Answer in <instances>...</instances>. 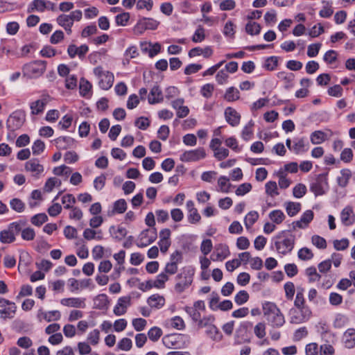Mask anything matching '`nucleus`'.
Returning <instances> with one entry per match:
<instances>
[{
	"label": "nucleus",
	"mask_w": 355,
	"mask_h": 355,
	"mask_svg": "<svg viewBox=\"0 0 355 355\" xmlns=\"http://www.w3.org/2000/svg\"><path fill=\"white\" fill-rule=\"evenodd\" d=\"M61 304L66 306L84 309L86 306L85 299L81 297H69L62 299Z\"/></svg>",
	"instance_id": "17"
},
{
	"label": "nucleus",
	"mask_w": 355,
	"mask_h": 355,
	"mask_svg": "<svg viewBox=\"0 0 355 355\" xmlns=\"http://www.w3.org/2000/svg\"><path fill=\"white\" fill-rule=\"evenodd\" d=\"M205 37V29L199 26L193 35L192 41L196 43L201 42L204 40Z\"/></svg>",
	"instance_id": "59"
},
{
	"label": "nucleus",
	"mask_w": 355,
	"mask_h": 355,
	"mask_svg": "<svg viewBox=\"0 0 355 355\" xmlns=\"http://www.w3.org/2000/svg\"><path fill=\"white\" fill-rule=\"evenodd\" d=\"M263 316L268 326L272 329L282 327L285 322V318L281 310L274 302H266L262 305Z\"/></svg>",
	"instance_id": "1"
},
{
	"label": "nucleus",
	"mask_w": 355,
	"mask_h": 355,
	"mask_svg": "<svg viewBox=\"0 0 355 355\" xmlns=\"http://www.w3.org/2000/svg\"><path fill=\"white\" fill-rule=\"evenodd\" d=\"M94 309L99 310H107L109 306L110 301L106 294H98L93 299Z\"/></svg>",
	"instance_id": "19"
},
{
	"label": "nucleus",
	"mask_w": 355,
	"mask_h": 355,
	"mask_svg": "<svg viewBox=\"0 0 355 355\" xmlns=\"http://www.w3.org/2000/svg\"><path fill=\"white\" fill-rule=\"evenodd\" d=\"M24 71L31 76H40L46 70V62L42 60H36L23 67Z\"/></svg>",
	"instance_id": "9"
},
{
	"label": "nucleus",
	"mask_w": 355,
	"mask_h": 355,
	"mask_svg": "<svg viewBox=\"0 0 355 355\" xmlns=\"http://www.w3.org/2000/svg\"><path fill=\"white\" fill-rule=\"evenodd\" d=\"M327 173H320L310 184V190L315 196H322L329 190Z\"/></svg>",
	"instance_id": "4"
},
{
	"label": "nucleus",
	"mask_w": 355,
	"mask_h": 355,
	"mask_svg": "<svg viewBox=\"0 0 355 355\" xmlns=\"http://www.w3.org/2000/svg\"><path fill=\"white\" fill-rule=\"evenodd\" d=\"M26 225V221L19 220L10 223L6 229L0 232V242L4 244L13 243L16 240V236L18 235L22 227Z\"/></svg>",
	"instance_id": "3"
},
{
	"label": "nucleus",
	"mask_w": 355,
	"mask_h": 355,
	"mask_svg": "<svg viewBox=\"0 0 355 355\" xmlns=\"http://www.w3.org/2000/svg\"><path fill=\"white\" fill-rule=\"evenodd\" d=\"M285 217L284 212L279 209L273 210L269 214L270 219L276 224L282 223Z\"/></svg>",
	"instance_id": "32"
},
{
	"label": "nucleus",
	"mask_w": 355,
	"mask_h": 355,
	"mask_svg": "<svg viewBox=\"0 0 355 355\" xmlns=\"http://www.w3.org/2000/svg\"><path fill=\"white\" fill-rule=\"evenodd\" d=\"M55 142L58 148L66 149L72 144L73 139L69 137H60Z\"/></svg>",
	"instance_id": "33"
},
{
	"label": "nucleus",
	"mask_w": 355,
	"mask_h": 355,
	"mask_svg": "<svg viewBox=\"0 0 355 355\" xmlns=\"http://www.w3.org/2000/svg\"><path fill=\"white\" fill-rule=\"evenodd\" d=\"M44 143L42 140L37 139L32 146L33 154L35 155H40L44 150Z\"/></svg>",
	"instance_id": "55"
},
{
	"label": "nucleus",
	"mask_w": 355,
	"mask_h": 355,
	"mask_svg": "<svg viewBox=\"0 0 355 355\" xmlns=\"http://www.w3.org/2000/svg\"><path fill=\"white\" fill-rule=\"evenodd\" d=\"M21 238L25 241H33L35 236V232L31 227L21 228Z\"/></svg>",
	"instance_id": "46"
},
{
	"label": "nucleus",
	"mask_w": 355,
	"mask_h": 355,
	"mask_svg": "<svg viewBox=\"0 0 355 355\" xmlns=\"http://www.w3.org/2000/svg\"><path fill=\"white\" fill-rule=\"evenodd\" d=\"M48 220V216L44 213L34 215L31 218V222L35 226H41L43 223Z\"/></svg>",
	"instance_id": "38"
},
{
	"label": "nucleus",
	"mask_w": 355,
	"mask_h": 355,
	"mask_svg": "<svg viewBox=\"0 0 355 355\" xmlns=\"http://www.w3.org/2000/svg\"><path fill=\"white\" fill-rule=\"evenodd\" d=\"M305 274L309 277L310 282H318L321 278V275L317 272L316 268L313 266L307 268Z\"/></svg>",
	"instance_id": "39"
},
{
	"label": "nucleus",
	"mask_w": 355,
	"mask_h": 355,
	"mask_svg": "<svg viewBox=\"0 0 355 355\" xmlns=\"http://www.w3.org/2000/svg\"><path fill=\"white\" fill-rule=\"evenodd\" d=\"M207 334L214 340H220L222 338L221 334L214 325H209Z\"/></svg>",
	"instance_id": "50"
},
{
	"label": "nucleus",
	"mask_w": 355,
	"mask_h": 355,
	"mask_svg": "<svg viewBox=\"0 0 355 355\" xmlns=\"http://www.w3.org/2000/svg\"><path fill=\"white\" fill-rule=\"evenodd\" d=\"M0 315L3 319L12 318L17 309L14 302L4 298H0Z\"/></svg>",
	"instance_id": "11"
},
{
	"label": "nucleus",
	"mask_w": 355,
	"mask_h": 355,
	"mask_svg": "<svg viewBox=\"0 0 355 355\" xmlns=\"http://www.w3.org/2000/svg\"><path fill=\"white\" fill-rule=\"evenodd\" d=\"M225 98L229 102L238 100L239 98V91L234 87L228 88L225 92Z\"/></svg>",
	"instance_id": "35"
},
{
	"label": "nucleus",
	"mask_w": 355,
	"mask_h": 355,
	"mask_svg": "<svg viewBox=\"0 0 355 355\" xmlns=\"http://www.w3.org/2000/svg\"><path fill=\"white\" fill-rule=\"evenodd\" d=\"M234 28V23L232 21H228L224 26L223 34L226 37H234L235 34Z\"/></svg>",
	"instance_id": "61"
},
{
	"label": "nucleus",
	"mask_w": 355,
	"mask_h": 355,
	"mask_svg": "<svg viewBox=\"0 0 355 355\" xmlns=\"http://www.w3.org/2000/svg\"><path fill=\"white\" fill-rule=\"evenodd\" d=\"M298 258L303 261H308L313 257V253L308 248H301L297 253Z\"/></svg>",
	"instance_id": "44"
},
{
	"label": "nucleus",
	"mask_w": 355,
	"mask_h": 355,
	"mask_svg": "<svg viewBox=\"0 0 355 355\" xmlns=\"http://www.w3.org/2000/svg\"><path fill=\"white\" fill-rule=\"evenodd\" d=\"M214 89V85L207 83L202 87L200 89V93L205 98H209L212 96Z\"/></svg>",
	"instance_id": "62"
},
{
	"label": "nucleus",
	"mask_w": 355,
	"mask_h": 355,
	"mask_svg": "<svg viewBox=\"0 0 355 355\" xmlns=\"http://www.w3.org/2000/svg\"><path fill=\"white\" fill-rule=\"evenodd\" d=\"M127 204L124 199H119L114 203L113 212L122 214L125 211Z\"/></svg>",
	"instance_id": "51"
},
{
	"label": "nucleus",
	"mask_w": 355,
	"mask_h": 355,
	"mask_svg": "<svg viewBox=\"0 0 355 355\" xmlns=\"http://www.w3.org/2000/svg\"><path fill=\"white\" fill-rule=\"evenodd\" d=\"M277 78L284 82V88L287 90L294 86L295 75L291 72L280 71L277 74Z\"/></svg>",
	"instance_id": "21"
},
{
	"label": "nucleus",
	"mask_w": 355,
	"mask_h": 355,
	"mask_svg": "<svg viewBox=\"0 0 355 355\" xmlns=\"http://www.w3.org/2000/svg\"><path fill=\"white\" fill-rule=\"evenodd\" d=\"M61 184V181L56 178H49L44 185V189L46 192H51L55 187Z\"/></svg>",
	"instance_id": "43"
},
{
	"label": "nucleus",
	"mask_w": 355,
	"mask_h": 355,
	"mask_svg": "<svg viewBox=\"0 0 355 355\" xmlns=\"http://www.w3.org/2000/svg\"><path fill=\"white\" fill-rule=\"evenodd\" d=\"M343 340L345 346L347 348L351 349L355 346V329H349L343 335Z\"/></svg>",
	"instance_id": "25"
},
{
	"label": "nucleus",
	"mask_w": 355,
	"mask_h": 355,
	"mask_svg": "<svg viewBox=\"0 0 355 355\" xmlns=\"http://www.w3.org/2000/svg\"><path fill=\"white\" fill-rule=\"evenodd\" d=\"M114 75L110 71H106V73L99 79L98 85L103 89L107 90L113 85Z\"/></svg>",
	"instance_id": "24"
},
{
	"label": "nucleus",
	"mask_w": 355,
	"mask_h": 355,
	"mask_svg": "<svg viewBox=\"0 0 355 355\" xmlns=\"http://www.w3.org/2000/svg\"><path fill=\"white\" fill-rule=\"evenodd\" d=\"M25 168L27 171L33 173L34 176H38L44 171V166L39 163L37 159L28 161L25 164Z\"/></svg>",
	"instance_id": "20"
},
{
	"label": "nucleus",
	"mask_w": 355,
	"mask_h": 355,
	"mask_svg": "<svg viewBox=\"0 0 355 355\" xmlns=\"http://www.w3.org/2000/svg\"><path fill=\"white\" fill-rule=\"evenodd\" d=\"M162 335V330L157 327H152L148 332L149 339L153 342L157 341Z\"/></svg>",
	"instance_id": "42"
},
{
	"label": "nucleus",
	"mask_w": 355,
	"mask_h": 355,
	"mask_svg": "<svg viewBox=\"0 0 355 355\" xmlns=\"http://www.w3.org/2000/svg\"><path fill=\"white\" fill-rule=\"evenodd\" d=\"M293 143L292 151L295 153L299 154L307 150V148H306V141L304 138L296 139L293 141Z\"/></svg>",
	"instance_id": "31"
},
{
	"label": "nucleus",
	"mask_w": 355,
	"mask_h": 355,
	"mask_svg": "<svg viewBox=\"0 0 355 355\" xmlns=\"http://www.w3.org/2000/svg\"><path fill=\"white\" fill-rule=\"evenodd\" d=\"M245 31L251 35H258L261 31V26L257 22L250 21L245 26Z\"/></svg>",
	"instance_id": "40"
},
{
	"label": "nucleus",
	"mask_w": 355,
	"mask_h": 355,
	"mask_svg": "<svg viewBox=\"0 0 355 355\" xmlns=\"http://www.w3.org/2000/svg\"><path fill=\"white\" fill-rule=\"evenodd\" d=\"M76 202V198L71 193L64 195L62 198V203L64 205V208L66 209L72 208Z\"/></svg>",
	"instance_id": "34"
},
{
	"label": "nucleus",
	"mask_w": 355,
	"mask_h": 355,
	"mask_svg": "<svg viewBox=\"0 0 355 355\" xmlns=\"http://www.w3.org/2000/svg\"><path fill=\"white\" fill-rule=\"evenodd\" d=\"M295 236L289 232L282 231L275 237V246L278 253L286 254L295 245Z\"/></svg>",
	"instance_id": "2"
},
{
	"label": "nucleus",
	"mask_w": 355,
	"mask_h": 355,
	"mask_svg": "<svg viewBox=\"0 0 355 355\" xmlns=\"http://www.w3.org/2000/svg\"><path fill=\"white\" fill-rule=\"evenodd\" d=\"M147 302L153 309H161L165 304V299L159 294H154L148 298Z\"/></svg>",
	"instance_id": "23"
},
{
	"label": "nucleus",
	"mask_w": 355,
	"mask_h": 355,
	"mask_svg": "<svg viewBox=\"0 0 355 355\" xmlns=\"http://www.w3.org/2000/svg\"><path fill=\"white\" fill-rule=\"evenodd\" d=\"M162 343L167 348H175L177 339L175 335H167L162 338Z\"/></svg>",
	"instance_id": "47"
},
{
	"label": "nucleus",
	"mask_w": 355,
	"mask_h": 355,
	"mask_svg": "<svg viewBox=\"0 0 355 355\" xmlns=\"http://www.w3.org/2000/svg\"><path fill=\"white\" fill-rule=\"evenodd\" d=\"M148 100L151 105L159 103L163 100L162 92L159 86L155 85L151 89Z\"/></svg>",
	"instance_id": "22"
},
{
	"label": "nucleus",
	"mask_w": 355,
	"mask_h": 355,
	"mask_svg": "<svg viewBox=\"0 0 355 355\" xmlns=\"http://www.w3.org/2000/svg\"><path fill=\"white\" fill-rule=\"evenodd\" d=\"M352 173L349 169H343L340 171V176L337 178L338 184L341 187H345L351 178Z\"/></svg>",
	"instance_id": "27"
},
{
	"label": "nucleus",
	"mask_w": 355,
	"mask_h": 355,
	"mask_svg": "<svg viewBox=\"0 0 355 355\" xmlns=\"http://www.w3.org/2000/svg\"><path fill=\"white\" fill-rule=\"evenodd\" d=\"M46 8V1L44 0H33L27 9L28 12L34 11L43 12Z\"/></svg>",
	"instance_id": "26"
},
{
	"label": "nucleus",
	"mask_w": 355,
	"mask_h": 355,
	"mask_svg": "<svg viewBox=\"0 0 355 355\" xmlns=\"http://www.w3.org/2000/svg\"><path fill=\"white\" fill-rule=\"evenodd\" d=\"M132 343L130 338H122L117 345L119 349L123 351H128L132 348Z\"/></svg>",
	"instance_id": "63"
},
{
	"label": "nucleus",
	"mask_w": 355,
	"mask_h": 355,
	"mask_svg": "<svg viewBox=\"0 0 355 355\" xmlns=\"http://www.w3.org/2000/svg\"><path fill=\"white\" fill-rule=\"evenodd\" d=\"M168 277L166 273L162 272L159 274L156 279L153 281L154 287L157 288H162L164 287V284L168 281Z\"/></svg>",
	"instance_id": "45"
},
{
	"label": "nucleus",
	"mask_w": 355,
	"mask_h": 355,
	"mask_svg": "<svg viewBox=\"0 0 355 355\" xmlns=\"http://www.w3.org/2000/svg\"><path fill=\"white\" fill-rule=\"evenodd\" d=\"M301 209L300 202H288L286 203V211L288 216H295Z\"/></svg>",
	"instance_id": "30"
},
{
	"label": "nucleus",
	"mask_w": 355,
	"mask_h": 355,
	"mask_svg": "<svg viewBox=\"0 0 355 355\" xmlns=\"http://www.w3.org/2000/svg\"><path fill=\"white\" fill-rule=\"evenodd\" d=\"M306 192V187L303 184H297L293 190V196L297 198H300L303 197Z\"/></svg>",
	"instance_id": "53"
},
{
	"label": "nucleus",
	"mask_w": 355,
	"mask_h": 355,
	"mask_svg": "<svg viewBox=\"0 0 355 355\" xmlns=\"http://www.w3.org/2000/svg\"><path fill=\"white\" fill-rule=\"evenodd\" d=\"M333 244L336 250H345L349 247V242L347 239H342L340 240H334Z\"/></svg>",
	"instance_id": "58"
},
{
	"label": "nucleus",
	"mask_w": 355,
	"mask_h": 355,
	"mask_svg": "<svg viewBox=\"0 0 355 355\" xmlns=\"http://www.w3.org/2000/svg\"><path fill=\"white\" fill-rule=\"evenodd\" d=\"M157 238L155 228L146 229L138 236L137 245L139 248H144L153 243Z\"/></svg>",
	"instance_id": "8"
},
{
	"label": "nucleus",
	"mask_w": 355,
	"mask_h": 355,
	"mask_svg": "<svg viewBox=\"0 0 355 355\" xmlns=\"http://www.w3.org/2000/svg\"><path fill=\"white\" fill-rule=\"evenodd\" d=\"M311 241L312 243L319 249H325L327 248L326 240L318 235L313 236Z\"/></svg>",
	"instance_id": "54"
},
{
	"label": "nucleus",
	"mask_w": 355,
	"mask_h": 355,
	"mask_svg": "<svg viewBox=\"0 0 355 355\" xmlns=\"http://www.w3.org/2000/svg\"><path fill=\"white\" fill-rule=\"evenodd\" d=\"M225 116L227 122L232 126H236L240 122V114L232 107H228L225 109Z\"/></svg>",
	"instance_id": "18"
},
{
	"label": "nucleus",
	"mask_w": 355,
	"mask_h": 355,
	"mask_svg": "<svg viewBox=\"0 0 355 355\" xmlns=\"http://www.w3.org/2000/svg\"><path fill=\"white\" fill-rule=\"evenodd\" d=\"M266 324L263 322H259L254 327V334L258 338L262 339L266 335Z\"/></svg>",
	"instance_id": "36"
},
{
	"label": "nucleus",
	"mask_w": 355,
	"mask_h": 355,
	"mask_svg": "<svg viewBox=\"0 0 355 355\" xmlns=\"http://www.w3.org/2000/svg\"><path fill=\"white\" fill-rule=\"evenodd\" d=\"M132 324L136 331H141L144 329L147 322L145 319L139 318L133 319Z\"/></svg>",
	"instance_id": "64"
},
{
	"label": "nucleus",
	"mask_w": 355,
	"mask_h": 355,
	"mask_svg": "<svg viewBox=\"0 0 355 355\" xmlns=\"http://www.w3.org/2000/svg\"><path fill=\"white\" fill-rule=\"evenodd\" d=\"M266 192L268 195L271 197H274L275 196L279 195L277 191V183L274 181H270L266 184Z\"/></svg>",
	"instance_id": "49"
},
{
	"label": "nucleus",
	"mask_w": 355,
	"mask_h": 355,
	"mask_svg": "<svg viewBox=\"0 0 355 355\" xmlns=\"http://www.w3.org/2000/svg\"><path fill=\"white\" fill-rule=\"evenodd\" d=\"M25 121V114L19 110L12 113L7 119L6 127L9 131L14 132L19 129Z\"/></svg>",
	"instance_id": "7"
},
{
	"label": "nucleus",
	"mask_w": 355,
	"mask_h": 355,
	"mask_svg": "<svg viewBox=\"0 0 355 355\" xmlns=\"http://www.w3.org/2000/svg\"><path fill=\"white\" fill-rule=\"evenodd\" d=\"M40 315H42L43 318L47 322L59 320L61 318V314L59 311H51L44 313L40 311V313H38L39 318L40 317Z\"/></svg>",
	"instance_id": "29"
},
{
	"label": "nucleus",
	"mask_w": 355,
	"mask_h": 355,
	"mask_svg": "<svg viewBox=\"0 0 355 355\" xmlns=\"http://www.w3.org/2000/svg\"><path fill=\"white\" fill-rule=\"evenodd\" d=\"M130 302L131 297L130 296H124L119 298L114 308V313L119 316L125 314L127 308L130 305Z\"/></svg>",
	"instance_id": "13"
},
{
	"label": "nucleus",
	"mask_w": 355,
	"mask_h": 355,
	"mask_svg": "<svg viewBox=\"0 0 355 355\" xmlns=\"http://www.w3.org/2000/svg\"><path fill=\"white\" fill-rule=\"evenodd\" d=\"M340 220L345 226L351 225L354 223L355 214H354L352 207L347 206L342 210L340 213Z\"/></svg>",
	"instance_id": "15"
},
{
	"label": "nucleus",
	"mask_w": 355,
	"mask_h": 355,
	"mask_svg": "<svg viewBox=\"0 0 355 355\" xmlns=\"http://www.w3.org/2000/svg\"><path fill=\"white\" fill-rule=\"evenodd\" d=\"M259 218V214L255 211H250L244 218V224L247 230L251 228V227L255 223Z\"/></svg>",
	"instance_id": "28"
},
{
	"label": "nucleus",
	"mask_w": 355,
	"mask_h": 355,
	"mask_svg": "<svg viewBox=\"0 0 355 355\" xmlns=\"http://www.w3.org/2000/svg\"><path fill=\"white\" fill-rule=\"evenodd\" d=\"M230 254L229 247L226 244L219 243L215 246V250L211 256L214 261H222Z\"/></svg>",
	"instance_id": "12"
},
{
	"label": "nucleus",
	"mask_w": 355,
	"mask_h": 355,
	"mask_svg": "<svg viewBox=\"0 0 355 355\" xmlns=\"http://www.w3.org/2000/svg\"><path fill=\"white\" fill-rule=\"evenodd\" d=\"M284 291L286 297L288 300H292L295 294V286L293 282H288L284 284Z\"/></svg>",
	"instance_id": "56"
},
{
	"label": "nucleus",
	"mask_w": 355,
	"mask_h": 355,
	"mask_svg": "<svg viewBox=\"0 0 355 355\" xmlns=\"http://www.w3.org/2000/svg\"><path fill=\"white\" fill-rule=\"evenodd\" d=\"M56 21L59 26L62 27L68 35H70L72 32L71 27L73 25L72 18L69 15L62 14L60 15Z\"/></svg>",
	"instance_id": "16"
},
{
	"label": "nucleus",
	"mask_w": 355,
	"mask_h": 355,
	"mask_svg": "<svg viewBox=\"0 0 355 355\" xmlns=\"http://www.w3.org/2000/svg\"><path fill=\"white\" fill-rule=\"evenodd\" d=\"M229 178L226 176H220L218 180V184L220 188V191L223 193H228L231 187V184L229 183Z\"/></svg>",
	"instance_id": "37"
},
{
	"label": "nucleus",
	"mask_w": 355,
	"mask_h": 355,
	"mask_svg": "<svg viewBox=\"0 0 355 355\" xmlns=\"http://www.w3.org/2000/svg\"><path fill=\"white\" fill-rule=\"evenodd\" d=\"M249 300V294L245 291H240L234 297V302L238 305H241Z\"/></svg>",
	"instance_id": "52"
},
{
	"label": "nucleus",
	"mask_w": 355,
	"mask_h": 355,
	"mask_svg": "<svg viewBox=\"0 0 355 355\" xmlns=\"http://www.w3.org/2000/svg\"><path fill=\"white\" fill-rule=\"evenodd\" d=\"M130 19V14L128 12H123L116 16L115 20L118 26H125Z\"/></svg>",
	"instance_id": "60"
},
{
	"label": "nucleus",
	"mask_w": 355,
	"mask_h": 355,
	"mask_svg": "<svg viewBox=\"0 0 355 355\" xmlns=\"http://www.w3.org/2000/svg\"><path fill=\"white\" fill-rule=\"evenodd\" d=\"M11 208L17 212L21 213L25 209V204L19 198H13L10 202Z\"/></svg>",
	"instance_id": "48"
},
{
	"label": "nucleus",
	"mask_w": 355,
	"mask_h": 355,
	"mask_svg": "<svg viewBox=\"0 0 355 355\" xmlns=\"http://www.w3.org/2000/svg\"><path fill=\"white\" fill-rule=\"evenodd\" d=\"M207 154L203 148H198L195 150L184 151L180 157V159L184 162H198L204 159Z\"/></svg>",
	"instance_id": "10"
},
{
	"label": "nucleus",
	"mask_w": 355,
	"mask_h": 355,
	"mask_svg": "<svg viewBox=\"0 0 355 355\" xmlns=\"http://www.w3.org/2000/svg\"><path fill=\"white\" fill-rule=\"evenodd\" d=\"M310 139L313 144H321L325 140V134L322 131H315L311 133Z\"/></svg>",
	"instance_id": "41"
},
{
	"label": "nucleus",
	"mask_w": 355,
	"mask_h": 355,
	"mask_svg": "<svg viewBox=\"0 0 355 355\" xmlns=\"http://www.w3.org/2000/svg\"><path fill=\"white\" fill-rule=\"evenodd\" d=\"M289 313L291 323L298 324L309 320L312 313L309 308H302L291 309Z\"/></svg>",
	"instance_id": "6"
},
{
	"label": "nucleus",
	"mask_w": 355,
	"mask_h": 355,
	"mask_svg": "<svg viewBox=\"0 0 355 355\" xmlns=\"http://www.w3.org/2000/svg\"><path fill=\"white\" fill-rule=\"evenodd\" d=\"M49 101V96H43L41 98L33 102L31 104V114L37 115L42 113Z\"/></svg>",
	"instance_id": "14"
},
{
	"label": "nucleus",
	"mask_w": 355,
	"mask_h": 355,
	"mask_svg": "<svg viewBox=\"0 0 355 355\" xmlns=\"http://www.w3.org/2000/svg\"><path fill=\"white\" fill-rule=\"evenodd\" d=\"M193 275L191 270L184 269L182 272L176 276L175 290L177 293H181L189 288L193 282Z\"/></svg>",
	"instance_id": "5"
},
{
	"label": "nucleus",
	"mask_w": 355,
	"mask_h": 355,
	"mask_svg": "<svg viewBox=\"0 0 355 355\" xmlns=\"http://www.w3.org/2000/svg\"><path fill=\"white\" fill-rule=\"evenodd\" d=\"M31 263V257L27 252H22L19 256V269L21 267H27Z\"/></svg>",
	"instance_id": "57"
}]
</instances>
